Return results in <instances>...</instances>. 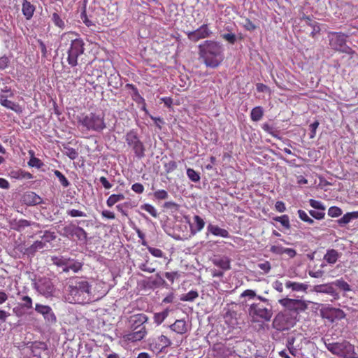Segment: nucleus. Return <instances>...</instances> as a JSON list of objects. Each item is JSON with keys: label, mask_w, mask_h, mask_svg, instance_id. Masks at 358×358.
<instances>
[{"label": "nucleus", "mask_w": 358, "mask_h": 358, "mask_svg": "<svg viewBox=\"0 0 358 358\" xmlns=\"http://www.w3.org/2000/svg\"><path fill=\"white\" fill-rule=\"evenodd\" d=\"M64 298L70 303H88L91 300V286L83 278L71 279L65 288Z\"/></svg>", "instance_id": "f257e3e1"}, {"label": "nucleus", "mask_w": 358, "mask_h": 358, "mask_svg": "<svg viewBox=\"0 0 358 358\" xmlns=\"http://www.w3.org/2000/svg\"><path fill=\"white\" fill-rule=\"evenodd\" d=\"M198 48L200 57L208 67L217 68L224 59V48L220 42L206 40Z\"/></svg>", "instance_id": "f03ea898"}, {"label": "nucleus", "mask_w": 358, "mask_h": 358, "mask_svg": "<svg viewBox=\"0 0 358 358\" xmlns=\"http://www.w3.org/2000/svg\"><path fill=\"white\" fill-rule=\"evenodd\" d=\"M78 127L83 133H101L106 128V124L103 115L90 113L78 117Z\"/></svg>", "instance_id": "7ed1b4c3"}, {"label": "nucleus", "mask_w": 358, "mask_h": 358, "mask_svg": "<svg viewBox=\"0 0 358 358\" xmlns=\"http://www.w3.org/2000/svg\"><path fill=\"white\" fill-rule=\"evenodd\" d=\"M327 349L333 355L342 358H358L357 354L355 352V347L348 341L329 343L324 341Z\"/></svg>", "instance_id": "20e7f679"}, {"label": "nucleus", "mask_w": 358, "mask_h": 358, "mask_svg": "<svg viewBox=\"0 0 358 358\" xmlns=\"http://www.w3.org/2000/svg\"><path fill=\"white\" fill-rule=\"evenodd\" d=\"M248 314L253 322H268L273 316V306L255 302L249 306Z\"/></svg>", "instance_id": "39448f33"}, {"label": "nucleus", "mask_w": 358, "mask_h": 358, "mask_svg": "<svg viewBox=\"0 0 358 358\" xmlns=\"http://www.w3.org/2000/svg\"><path fill=\"white\" fill-rule=\"evenodd\" d=\"M124 140L127 145L133 150L136 157L142 159L145 157V145L140 140L136 130L132 129L128 131L124 136Z\"/></svg>", "instance_id": "423d86ee"}, {"label": "nucleus", "mask_w": 358, "mask_h": 358, "mask_svg": "<svg viewBox=\"0 0 358 358\" xmlns=\"http://www.w3.org/2000/svg\"><path fill=\"white\" fill-rule=\"evenodd\" d=\"M85 43L80 38H71L70 47L67 50V62L71 66L78 65V58L84 53Z\"/></svg>", "instance_id": "0eeeda50"}, {"label": "nucleus", "mask_w": 358, "mask_h": 358, "mask_svg": "<svg viewBox=\"0 0 358 358\" xmlns=\"http://www.w3.org/2000/svg\"><path fill=\"white\" fill-rule=\"evenodd\" d=\"M329 45L335 50L352 55L354 51L346 44V38L348 35L341 32L331 33L329 36Z\"/></svg>", "instance_id": "6e6552de"}, {"label": "nucleus", "mask_w": 358, "mask_h": 358, "mask_svg": "<svg viewBox=\"0 0 358 358\" xmlns=\"http://www.w3.org/2000/svg\"><path fill=\"white\" fill-rule=\"evenodd\" d=\"M296 323V315L289 312L285 311L277 314L273 321V327L278 331L288 330Z\"/></svg>", "instance_id": "1a4fd4ad"}, {"label": "nucleus", "mask_w": 358, "mask_h": 358, "mask_svg": "<svg viewBox=\"0 0 358 358\" xmlns=\"http://www.w3.org/2000/svg\"><path fill=\"white\" fill-rule=\"evenodd\" d=\"M148 344L149 349L155 353H160L165 348L169 347L172 343L171 341L164 335L152 336L148 338Z\"/></svg>", "instance_id": "9d476101"}, {"label": "nucleus", "mask_w": 358, "mask_h": 358, "mask_svg": "<svg viewBox=\"0 0 358 358\" xmlns=\"http://www.w3.org/2000/svg\"><path fill=\"white\" fill-rule=\"evenodd\" d=\"M278 303L287 309L286 311L293 312L296 315L299 312L304 311L307 308L306 303L301 299L284 298L280 299Z\"/></svg>", "instance_id": "9b49d317"}, {"label": "nucleus", "mask_w": 358, "mask_h": 358, "mask_svg": "<svg viewBox=\"0 0 358 358\" xmlns=\"http://www.w3.org/2000/svg\"><path fill=\"white\" fill-rule=\"evenodd\" d=\"M147 329L145 327H141V329H130L125 332L121 337V343L129 344L136 343L143 340L147 335Z\"/></svg>", "instance_id": "f8f14e48"}, {"label": "nucleus", "mask_w": 358, "mask_h": 358, "mask_svg": "<svg viewBox=\"0 0 358 358\" xmlns=\"http://www.w3.org/2000/svg\"><path fill=\"white\" fill-rule=\"evenodd\" d=\"M213 35V31L208 24H203L194 31L187 32L189 40L192 42H197L199 40L207 38Z\"/></svg>", "instance_id": "ddd939ff"}, {"label": "nucleus", "mask_w": 358, "mask_h": 358, "mask_svg": "<svg viewBox=\"0 0 358 358\" xmlns=\"http://www.w3.org/2000/svg\"><path fill=\"white\" fill-rule=\"evenodd\" d=\"M35 310L43 315L44 320L48 324H55L57 321V317L50 306L43 305L41 303H36Z\"/></svg>", "instance_id": "4468645a"}, {"label": "nucleus", "mask_w": 358, "mask_h": 358, "mask_svg": "<svg viewBox=\"0 0 358 358\" xmlns=\"http://www.w3.org/2000/svg\"><path fill=\"white\" fill-rule=\"evenodd\" d=\"M36 289L43 296L49 297L52 294L54 286L49 278H43L34 283Z\"/></svg>", "instance_id": "2eb2a0df"}, {"label": "nucleus", "mask_w": 358, "mask_h": 358, "mask_svg": "<svg viewBox=\"0 0 358 358\" xmlns=\"http://www.w3.org/2000/svg\"><path fill=\"white\" fill-rule=\"evenodd\" d=\"M148 320V316L144 313H138L131 315L128 319L129 329H141V327H145L144 324Z\"/></svg>", "instance_id": "dca6fc26"}, {"label": "nucleus", "mask_w": 358, "mask_h": 358, "mask_svg": "<svg viewBox=\"0 0 358 358\" xmlns=\"http://www.w3.org/2000/svg\"><path fill=\"white\" fill-rule=\"evenodd\" d=\"M313 291L317 293H324L329 294L335 300L339 299V294L334 289L333 282L328 284L315 285L313 287Z\"/></svg>", "instance_id": "f3484780"}, {"label": "nucleus", "mask_w": 358, "mask_h": 358, "mask_svg": "<svg viewBox=\"0 0 358 358\" xmlns=\"http://www.w3.org/2000/svg\"><path fill=\"white\" fill-rule=\"evenodd\" d=\"M9 96H6L3 93H0V104L4 108L10 109L16 113H21L22 112V108L18 103H15L10 100H8Z\"/></svg>", "instance_id": "a211bd4d"}, {"label": "nucleus", "mask_w": 358, "mask_h": 358, "mask_svg": "<svg viewBox=\"0 0 358 358\" xmlns=\"http://www.w3.org/2000/svg\"><path fill=\"white\" fill-rule=\"evenodd\" d=\"M22 199L24 203L28 206L38 205L41 203L43 201L42 198L34 192H26L24 194Z\"/></svg>", "instance_id": "6ab92c4d"}, {"label": "nucleus", "mask_w": 358, "mask_h": 358, "mask_svg": "<svg viewBox=\"0 0 358 358\" xmlns=\"http://www.w3.org/2000/svg\"><path fill=\"white\" fill-rule=\"evenodd\" d=\"M214 350L216 352L217 358H229L235 353L232 348L224 345H219L214 347Z\"/></svg>", "instance_id": "aec40b11"}, {"label": "nucleus", "mask_w": 358, "mask_h": 358, "mask_svg": "<svg viewBox=\"0 0 358 358\" xmlns=\"http://www.w3.org/2000/svg\"><path fill=\"white\" fill-rule=\"evenodd\" d=\"M209 233L215 236H220L222 238L229 237V233L227 229L220 228L217 225H214L212 224H208L207 226L206 234L208 235Z\"/></svg>", "instance_id": "412c9836"}, {"label": "nucleus", "mask_w": 358, "mask_h": 358, "mask_svg": "<svg viewBox=\"0 0 358 358\" xmlns=\"http://www.w3.org/2000/svg\"><path fill=\"white\" fill-rule=\"evenodd\" d=\"M173 332L178 334H184L188 331V326L184 320H176L175 322L169 326Z\"/></svg>", "instance_id": "4be33fe9"}, {"label": "nucleus", "mask_w": 358, "mask_h": 358, "mask_svg": "<svg viewBox=\"0 0 358 358\" xmlns=\"http://www.w3.org/2000/svg\"><path fill=\"white\" fill-rule=\"evenodd\" d=\"M36 7L27 0H23L22 3V12L26 20H29L32 18Z\"/></svg>", "instance_id": "5701e85b"}, {"label": "nucleus", "mask_w": 358, "mask_h": 358, "mask_svg": "<svg viewBox=\"0 0 358 358\" xmlns=\"http://www.w3.org/2000/svg\"><path fill=\"white\" fill-rule=\"evenodd\" d=\"M46 247L45 242L43 241H36L29 247L25 250L26 254L34 256L36 252L43 250Z\"/></svg>", "instance_id": "b1692460"}, {"label": "nucleus", "mask_w": 358, "mask_h": 358, "mask_svg": "<svg viewBox=\"0 0 358 358\" xmlns=\"http://www.w3.org/2000/svg\"><path fill=\"white\" fill-rule=\"evenodd\" d=\"M138 268L144 272L152 273L156 271V268L154 266L153 263L150 261L148 257H145L144 262L138 264Z\"/></svg>", "instance_id": "393cba45"}, {"label": "nucleus", "mask_w": 358, "mask_h": 358, "mask_svg": "<svg viewBox=\"0 0 358 358\" xmlns=\"http://www.w3.org/2000/svg\"><path fill=\"white\" fill-rule=\"evenodd\" d=\"M10 176L11 178L17 179V180H22V179H32L33 175L29 172L25 171L22 169H17L11 171L10 173Z\"/></svg>", "instance_id": "a878e982"}, {"label": "nucleus", "mask_w": 358, "mask_h": 358, "mask_svg": "<svg viewBox=\"0 0 358 358\" xmlns=\"http://www.w3.org/2000/svg\"><path fill=\"white\" fill-rule=\"evenodd\" d=\"M81 268L82 264L80 262L69 258L68 263L66 264L65 268L62 269V271L67 273L72 271L74 273H77L81 269Z\"/></svg>", "instance_id": "bb28decb"}, {"label": "nucleus", "mask_w": 358, "mask_h": 358, "mask_svg": "<svg viewBox=\"0 0 358 358\" xmlns=\"http://www.w3.org/2000/svg\"><path fill=\"white\" fill-rule=\"evenodd\" d=\"M285 287L295 292H306L308 286L306 284L287 280Z\"/></svg>", "instance_id": "cd10ccee"}, {"label": "nucleus", "mask_w": 358, "mask_h": 358, "mask_svg": "<svg viewBox=\"0 0 358 358\" xmlns=\"http://www.w3.org/2000/svg\"><path fill=\"white\" fill-rule=\"evenodd\" d=\"M193 219L194 222V225L191 226V233L192 234H196L197 232L201 231L203 229L205 226V222L199 215H194Z\"/></svg>", "instance_id": "c85d7f7f"}, {"label": "nucleus", "mask_w": 358, "mask_h": 358, "mask_svg": "<svg viewBox=\"0 0 358 358\" xmlns=\"http://www.w3.org/2000/svg\"><path fill=\"white\" fill-rule=\"evenodd\" d=\"M73 234H64L66 236H76L78 240L86 242L87 239V235L86 231L80 227H76L73 229Z\"/></svg>", "instance_id": "c756f323"}, {"label": "nucleus", "mask_w": 358, "mask_h": 358, "mask_svg": "<svg viewBox=\"0 0 358 358\" xmlns=\"http://www.w3.org/2000/svg\"><path fill=\"white\" fill-rule=\"evenodd\" d=\"M306 24L311 28V31L310 32V35L314 38L315 36L320 33V27L319 23L316 21L311 20L309 17H306L305 18Z\"/></svg>", "instance_id": "7c9ffc66"}, {"label": "nucleus", "mask_w": 358, "mask_h": 358, "mask_svg": "<svg viewBox=\"0 0 358 358\" xmlns=\"http://www.w3.org/2000/svg\"><path fill=\"white\" fill-rule=\"evenodd\" d=\"M339 256V253L337 250L331 249L327 251V253L324 256V259L327 263L330 264H334L337 262Z\"/></svg>", "instance_id": "2f4dec72"}, {"label": "nucleus", "mask_w": 358, "mask_h": 358, "mask_svg": "<svg viewBox=\"0 0 358 358\" xmlns=\"http://www.w3.org/2000/svg\"><path fill=\"white\" fill-rule=\"evenodd\" d=\"M357 218H358V212L347 213L338 220V222L341 226H344L348 224L351 220Z\"/></svg>", "instance_id": "473e14b6"}, {"label": "nucleus", "mask_w": 358, "mask_h": 358, "mask_svg": "<svg viewBox=\"0 0 358 358\" xmlns=\"http://www.w3.org/2000/svg\"><path fill=\"white\" fill-rule=\"evenodd\" d=\"M169 309L166 308L162 312L155 313L153 317L155 323L157 325L161 324L169 316Z\"/></svg>", "instance_id": "72a5a7b5"}, {"label": "nucleus", "mask_w": 358, "mask_h": 358, "mask_svg": "<svg viewBox=\"0 0 358 358\" xmlns=\"http://www.w3.org/2000/svg\"><path fill=\"white\" fill-rule=\"evenodd\" d=\"M51 261L53 264L58 267H62V269L65 268L66 264L68 263L69 258L63 256H52Z\"/></svg>", "instance_id": "f704fd0d"}, {"label": "nucleus", "mask_w": 358, "mask_h": 358, "mask_svg": "<svg viewBox=\"0 0 358 358\" xmlns=\"http://www.w3.org/2000/svg\"><path fill=\"white\" fill-rule=\"evenodd\" d=\"M123 194H113L106 200V204L108 207L113 206L115 203L124 199Z\"/></svg>", "instance_id": "c9c22d12"}, {"label": "nucleus", "mask_w": 358, "mask_h": 358, "mask_svg": "<svg viewBox=\"0 0 358 358\" xmlns=\"http://www.w3.org/2000/svg\"><path fill=\"white\" fill-rule=\"evenodd\" d=\"M263 115V108L261 106H257L252 110L250 117L252 121L258 122L262 118Z\"/></svg>", "instance_id": "e433bc0d"}, {"label": "nucleus", "mask_w": 358, "mask_h": 358, "mask_svg": "<svg viewBox=\"0 0 358 358\" xmlns=\"http://www.w3.org/2000/svg\"><path fill=\"white\" fill-rule=\"evenodd\" d=\"M21 302L19 303L21 308L30 310L33 308V301L29 296H22L20 298Z\"/></svg>", "instance_id": "4c0bfd02"}, {"label": "nucleus", "mask_w": 358, "mask_h": 358, "mask_svg": "<svg viewBox=\"0 0 358 358\" xmlns=\"http://www.w3.org/2000/svg\"><path fill=\"white\" fill-rule=\"evenodd\" d=\"M51 20L54 24L61 29H64L66 27L65 22L62 17L57 13L54 12L52 14Z\"/></svg>", "instance_id": "58836bf2"}, {"label": "nucleus", "mask_w": 358, "mask_h": 358, "mask_svg": "<svg viewBox=\"0 0 358 358\" xmlns=\"http://www.w3.org/2000/svg\"><path fill=\"white\" fill-rule=\"evenodd\" d=\"M199 294L195 290H191L187 294H182L180 297V300L182 301H194L196 298H198Z\"/></svg>", "instance_id": "ea45409f"}, {"label": "nucleus", "mask_w": 358, "mask_h": 358, "mask_svg": "<svg viewBox=\"0 0 358 358\" xmlns=\"http://www.w3.org/2000/svg\"><path fill=\"white\" fill-rule=\"evenodd\" d=\"M329 313L331 316V321H334V319H343L345 316V313L339 308H331L329 310Z\"/></svg>", "instance_id": "a19ab883"}, {"label": "nucleus", "mask_w": 358, "mask_h": 358, "mask_svg": "<svg viewBox=\"0 0 358 358\" xmlns=\"http://www.w3.org/2000/svg\"><path fill=\"white\" fill-rule=\"evenodd\" d=\"M62 152L65 155H66L72 160L76 159L78 156V153L76 149L68 145H64Z\"/></svg>", "instance_id": "79ce46f5"}, {"label": "nucleus", "mask_w": 358, "mask_h": 358, "mask_svg": "<svg viewBox=\"0 0 358 358\" xmlns=\"http://www.w3.org/2000/svg\"><path fill=\"white\" fill-rule=\"evenodd\" d=\"M215 264L224 270H228L230 268V261L227 257L215 260Z\"/></svg>", "instance_id": "37998d69"}, {"label": "nucleus", "mask_w": 358, "mask_h": 358, "mask_svg": "<svg viewBox=\"0 0 358 358\" xmlns=\"http://www.w3.org/2000/svg\"><path fill=\"white\" fill-rule=\"evenodd\" d=\"M31 154V157L28 162V165L31 167H36L37 169H41L43 166V163L41 159L36 158L34 156L33 152H29Z\"/></svg>", "instance_id": "c03bdc74"}, {"label": "nucleus", "mask_w": 358, "mask_h": 358, "mask_svg": "<svg viewBox=\"0 0 358 358\" xmlns=\"http://www.w3.org/2000/svg\"><path fill=\"white\" fill-rule=\"evenodd\" d=\"M54 174L59 179L61 185L64 187H67L70 185L69 181L68 180V179L65 177V176L62 172H60L58 170H55Z\"/></svg>", "instance_id": "a18cd8bd"}, {"label": "nucleus", "mask_w": 358, "mask_h": 358, "mask_svg": "<svg viewBox=\"0 0 358 358\" xmlns=\"http://www.w3.org/2000/svg\"><path fill=\"white\" fill-rule=\"evenodd\" d=\"M187 176L190 180L194 182H199L201 179L199 173L191 168L187 169Z\"/></svg>", "instance_id": "49530a36"}, {"label": "nucleus", "mask_w": 358, "mask_h": 358, "mask_svg": "<svg viewBox=\"0 0 358 358\" xmlns=\"http://www.w3.org/2000/svg\"><path fill=\"white\" fill-rule=\"evenodd\" d=\"M41 241L45 242V244L46 245V243H51L52 241H54L56 238V236L55 232L45 231L43 234L41 236Z\"/></svg>", "instance_id": "de8ad7c7"}, {"label": "nucleus", "mask_w": 358, "mask_h": 358, "mask_svg": "<svg viewBox=\"0 0 358 358\" xmlns=\"http://www.w3.org/2000/svg\"><path fill=\"white\" fill-rule=\"evenodd\" d=\"M333 284L334 285L338 287L339 289L345 292H348L350 290V285L343 279L336 280L333 282Z\"/></svg>", "instance_id": "09e8293b"}, {"label": "nucleus", "mask_w": 358, "mask_h": 358, "mask_svg": "<svg viewBox=\"0 0 358 358\" xmlns=\"http://www.w3.org/2000/svg\"><path fill=\"white\" fill-rule=\"evenodd\" d=\"M141 209L145 210L148 213H150L152 217H157L158 216L157 209L151 204L145 203L141 206Z\"/></svg>", "instance_id": "8fccbe9b"}, {"label": "nucleus", "mask_w": 358, "mask_h": 358, "mask_svg": "<svg viewBox=\"0 0 358 358\" xmlns=\"http://www.w3.org/2000/svg\"><path fill=\"white\" fill-rule=\"evenodd\" d=\"M120 85L119 75H110L108 78V85L112 86L115 89H117Z\"/></svg>", "instance_id": "3c124183"}, {"label": "nucleus", "mask_w": 358, "mask_h": 358, "mask_svg": "<svg viewBox=\"0 0 358 358\" xmlns=\"http://www.w3.org/2000/svg\"><path fill=\"white\" fill-rule=\"evenodd\" d=\"M274 220L280 222L285 228L287 229L290 228L289 219L287 215L276 217L274 218Z\"/></svg>", "instance_id": "603ef678"}, {"label": "nucleus", "mask_w": 358, "mask_h": 358, "mask_svg": "<svg viewBox=\"0 0 358 358\" xmlns=\"http://www.w3.org/2000/svg\"><path fill=\"white\" fill-rule=\"evenodd\" d=\"M309 204L312 208H313L315 210H317L318 211H324V210H325V206L320 201L315 200V199H310Z\"/></svg>", "instance_id": "864d4df0"}, {"label": "nucleus", "mask_w": 358, "mask_h": 358, "mask_svg": "<svg viewBox=\"0 0 358 358\" xmlns=\"http://www.w3.org/2000/svg\"><path fill=\"white\" fill-rule=\"evenodd\" d=\"M31 224H32L31 222H29L27 220H24V219H21V220H19L16 222L15 229L17 231H20L23 230L24 229H25L26 227L31 226Z\"/></svg>", "instance_id": "5fc2aeb1"}, {"label": "nucleus", "mask_w": 358, "mask_h": 358, "mask_svg": "<svg viewBox=\"0 0 358 358\" xmlns=\"http://www.w3.org/2000/svg\"><path fill=\"white\" fill-rule=\"evenodd\" d=\"M154 198L157 200H164L168 199L169 194L164 189H159L153 193Z\"/></svg>", "instance_id": "6e6d98bb"}, {"label": "nucleus", "mask_w": 358, "mask_h": 358, "mask_svg": "<svg viewBox=\"0 0 358 358\" xmlns=\"http://www.w3.org/2000/svg\"><path fill=\"white\" fill-rule=\"evenodd\" d=\"M342 214V210L337 206H331L328 210V215L331 217H337Z\"/></svg>", "instance_id": "4d7b16f0"}, {"label": "nucleus", "mask_w": 358, "mask_h": 358, "mask_svg": "<svg viewBox=\"0 0 358 358\" xmlns=\"http://www.w3.org/2000/svg\"><path fill=\"white\" fill-rule=\"evenodd\" d=\"M285 248L282 246L280 244H275L271 246L270 248V252H271L273 254L281 255L284 254V250Z\"/></svg>", "instance_id": "13d9d810"}, {"label": "nucleus", "mask_w": 358, "mask_h": 358, "mask_svg": "<svg viewBox=\"0 0 358 358\" xmlns=\"http://www.w3.org/2000/svg\"><path fill=\"white\" fill-rule=\"evenodd\" d=\"M148 250L152 255H153L155 257L162 258V257H164V256L162 250H161L159 248L148 247Z\"/></svg>", "instance_id": "bf43d9fd"}, {"label": "nucleus", "mask_w": 358, "mask_h": 358, "mask_svg": "<svg viewBox=\"0 0 358 358\" xmlns=\"http://www.w3.org/2000/svg\"><path fill=\"white\" fill-rule=\"evenodd\" d=\"M67 214L70 215L72 217H86L87 215L83 211L76 210V209H71L67 210Z\"/></svg>", "instance_id": "052dcab7"}, {"label": "nucleus", "mask_w": 358, "mask_h": 358, "mask_svg": "<svg viewBox=\"0 0 358 358\" xmlns=\"http://www.w3.org/2000/svg\"><path fill=\"white\" fill-rule=\"evenodd\" d=\"M310 215L316 220H322L324 217L325 213L324 211H318L315 210H310Z\"/></svg>", "instance_id": "680f3d73"}, {"label": "nucleus", "mask_w": 358, "mask_h": 358, "mask_svg": "<svg viewBox=\"0 0 358 358\" xmlns=\"http://www.w3.org/2000/svg\"><path fill=\"white\" fill-rule=\"evenodd\" d=\"M164 275L171 283H173L176 278L180 277V274L178 273V271L166 272L164 273Z\"/></svg>", "instance_id": "e2e57ef3"}, {"label": "nucleus", "mask_w": 358, "mask_h": 358, "mask_svg": "<svg viewBox=\"0 0 358 358\" xmlns=\"http://www.w3.org/2000/svg\"><path fill=\"white\" fill-rule=\"evenodd\" d=\"M258 267L264 271V273H268L271 268V266L269 262L266 261L263 263L258 264Z\"/></svg>", "instance_id": "0e129e2a"}, {"label": "nucleus", "mask_w": 358, "mask_h": 358, "mask_svg": "<svg viewBox=\"0 0 358 358\" xmlns=\"http://www.w3.org/2000/svg\"><path fill=\"white\" fill-rule=\"evenodd\" d=\"M166 173H171L177 168V164L174 161H170L164 165Z\"/></svg>", "instance_id": "69168bd1"}, {"label": "nucleus", "mask_w": 358, "mask_h": 358, "mask_svg": "<svg viewBox=\"0 0 358 358\" xmlns=\"http://www.w3.org/2000/svg\"><path fill=\"white\" fill-rule=\"evenodd\" d=\"M222 38L227 41L229 43L234 44L236 40V35L232 33H227L222 35Z\"/></svg>", "instance_id": "338daca9"}, {"label": "nucleus", "mask_w": 358, "mask_h": 358, "mask_svg": "<svg viewBox=\"0 0 358 358\" xmlns=\"http://www.w3.org/2000/svg\"><path fill=\"white\" fill-rule=\"evenodd\" d=\"M241 297H248L250 299H255L257 296L255 291L252 289H246L241 294Z\"/></svg>", "instance_id": "774afa93"}]
</instances>
